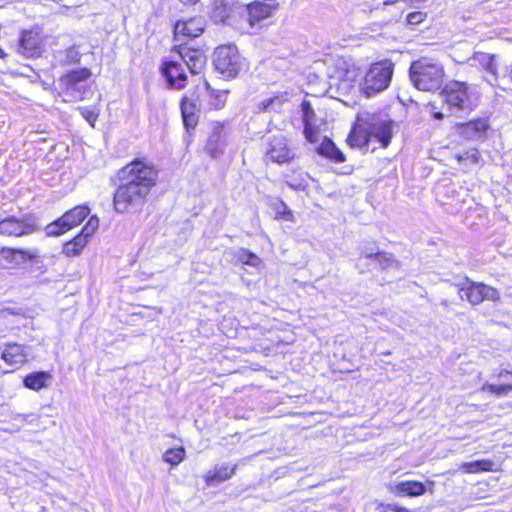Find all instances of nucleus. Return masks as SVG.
I'll list each match as a JSON object with an SVG mask.
<instances>
[{
  "instance_id": "1",
  "label": "nucleus",
  "mask_w": 512,
  "mask_h": 512,
  "mask_svg": "<svg viewBox=\"0 0 512 512\" xmlns=\"http://www.w3.org/2000/svg\"><path fill=\"white\" fill-rule=\"evenodd\" d=\"M117 177L119 185L113 195L114 210L117 213H135L145 204L156 184L158 172L153 165L135 159L121 168Z\"/></svg>"
},
{
  "instance_id": "2",
  "label": "nucleus",
  "mask_w": 512,
  "mask_h": 512,
  "mask_svg": "<svg viewBox=\"0 0 512 512\" xmlns=\"http://www.w3.org/2000/svg\"><path fill=\"white\" fill-rule=\"evenodd\" d=\"M180 60L165 59L160 65V73L165 79L169 89L182 90L187 86L188 75H198L206 65L207 58L200 49L180 46L178 50Z\"/></svg>"
},
{
  "instance_id": "3",
  "label": "nucleus",
  "mask_w": 512,
  "mask_h": 512,
  "mask_svg": "<svg viewBox=\"0 0 512 512\" xmlns=\"http://www.w3.org/2000/svg\"><path fill=\"white\" fill-rule=\"evenodd\" d=\"M442 110L434 111L432 116L442 120L445 116H461L476 107V96L466 82L450 81L440 91Z\"/></svg>"
},
{
  "instance_id": "4",
  "label": "nucleus",
  "mask_w": 512,
  "mask_h": 512,
  "mask_svg": "<svg viewBox=\"0 0 512 512\" xmlns=\"http://www.w3.org/2000/svg\"><path fill=\"white\" fill-rule=\"evenodd\" d=\"M443 67L427 58L413 61L409 68V78L413 86L420 91H434L443 83Z\"/></svg>"
},
{
  "instance_id": "5",
  "label": "nucleus",
  "mask_w": 512,
  "mask_h": 512,
  "mask_svg": "<svg viewBox=\"0 0 512 512\" xmlns=\"http://www.w3.org/2000/svg\"><path fill=\"white\" fill-rule=\"evenodd\" d=\"M393 72L394 65L391 61L385 60L372 64L360 84L362 93L367 98H371L386 90L390 85Z\"/></svg>"
},
{
  "instance_id": "6",
  "label": "nucleus",
  "mask_w": 512,
  "mask_h": 512,
  "mask_svg": "<svg viewBox=\"0 0 512 512\" xmlns=\"http://www.w3.org/2000/svg\"><path fill=\"white\" fill-rule=\"evenodd\" d=\"M213 65L224 78H234L244 66V59L234 44L219 46L213 54Z\"/></svg>"
},
{
  "instance_id": "7",
  "label": "nucleus",
  "mask_w": 512,
  "mask_h": 512,
  "mask_svg": "<svg viewBox=\"0 0 512 512\" xmlns=\"http://www.w3.org/2000/svg\"><path fill=\"white\" fill-rule=\"evenodd\" d=\"M90 76V69L78 68L69 71L60 78L63 94L69 97V101L84 100L92 93L89 86L85 83Z\"/></svg>"
},
{
  "instance_id": "8",
  "label": "nucleus",
  "mask_w": 512,
  "mask_h": 512,
  "mask_svg": "<svg viewBox=\"0 0 512 512\" xmlns=\"http://www.w3.org/2000/svg\"><path fill=\"white\" fill-rule=\"evenodd\" d=\"M463 284H458V295L462 301H467L471 305L476 306L483 301L497 302L500 300L499 291L483 282H476L470 280L468 277L464 278Z\"/></svg>"
},
{
  "instance_id": "9",
  "label": "nucleus",
  "mask_w": 512,
  "mask_h": 512,
  "mask_svg": "<svg viewBox=\"0 0 512 512\" xmlns=\"http://www.w3.org/2000/svg\"><path fill=\"white\" fill-rule=\"evenodd\" d=\"M89 213L90 209L87 205H79L70 209L45 227L46 235L57 237L64 234L82 223Z\"/></svg>"
},
{
  "instance_id": "10",
  "label": "nucleus",
  "mask_w": 512,
  "mask_h": 512,
  "mask_svg": "<svg viewBox=\"0 0 512 512\" xmlns=\"http://www.w3.org/2000/svg\"><path fill=\"white\" fill-rule=\"evenodd\" d=\"M229 140L230 132L227 123L211 122L204 150L210 157L217 159L225 153Z\"/></svg>"
},
{
  "instance_id": "11",
  "label": "nucleus",
  "mask_w": 512,
  "mask_h": 512,
  "mask_svg": "<svg viewBox=\"0 0 512 512\" xmlns=\"http://www.w3.org/2000/svg\"><path fill=\"white\" fill-rule=\"evenodd\" d=\"M39 229L37 218L33 214H24L21 218L8 216L0 220V234L5 236H25Z\"/></svg>"
},
{
  "instance_id": "12",
  "label": "nucleus",
  "mask_w": 512,
  "mask_h": 512,
  "mask_svg": "<svg viewBox=\"0 0 512 512\" xmlns=\"http://www.w3.org/2000/svg\"><path fill=\"white\" fill-rule=\"evenodd\" d=\"M276 0H267V2L254 1L245 5L243 17H245L251 29L258 28L260 23L270 17L277 9Z\"/></svg>"
},
{
  "instance_id": "13",
  "label": "nucleus",
  "mask_w": 512,
  "mask_h": 512,
  "mask_svg": "<svg viewBox=\"0 0 512 512\" xmlns=\"http://www.w3.org/2000/svg\"><path fill=\"white\" fill-rule=\"evenodd\" d=\"M365 127L371 139H375L383 148L391 143L393 137L394 121L391 119L371 118Z\"/></svg>"
},
{
  "instance_id": "14",
  "label": "nucleus",
  "mask_w": 512,
  "mask_h": 512,
  "mask_svg": "<svg viewBox=\"0 0 512 512\" xmlns=\"http://www.w3.org/2000/svg\"><path fill=\"white\" fill-rule=\"evenodd\" d=\"M268 145L266 157L274 163H287L295 157V154L288 147L287 141L282 135L273 136Z\"/></svg>"
},
{
  "instance_id": "15",
  "label": "nucleus",
  "mask_w": 512,
  "mask_h": 512,
  "mask_svg": "<svg viewBox=\"0 0 512 512\" xmlns=\"http://www.w3.org/2000/svg\"><path fill=\"white\" fill-rule=\"evenodd\" d=\"M488 128V120L485 118H478L457 124L459 134L467 140H484L486 138Z\"/></svg>"
},
{
  "instance_id": "16",
  "label": "nucleus",
  "mask_w": 512,
  "mask_h": 512,
  "mask_svg": "<svg viewBox=\"0 0 512 512\" xmlns=\"http://www.w3.org/2000/svg\"><path fill=\"white\" fill-rule=\"evenodd\" d=\"M18 52L26 57H38L41 53V39L34 30H23L18 40Z\"/></svg>"
},
{
  "instance_id": "17",
  "label": "nucleus",
  "mask_w": 512,
  "mask_h": 512,
  "mask_svg": "<svg viewBox=\"0 0 512 512\" xmlns=\"http://www.w3.org/2000/svg\"><path fill=\"white\" fill-rule=\"evenodd\" d=\"M205 29V20L203 17H193L188 20H178L174 25L176 36L195 38L200 36Z\"/></svg>"
},
{
  "instance_id": "18",
  "label": "nucleus",
  "mask_w": 512,
  "mask_h": 512,
  "mask_svg": "<svg viewBox=\"0 0 512 512\" xmlns=\"http://www.w3.org/2000/svg\"><path fill=\"white\" fill-rule=\"evenodd\" d=\"M180 111L184 128L188 133L196 128L199 121V109L194 100L184 95L180 101Z\"/></svg>"
},
{
  "instance_id": "19",
  "label": "nucleus",
  "mask_w": 512,
  "mask_h": 512,
  "mask_svg": "<svg viewBox=\"0 0 512 512\" xmlns=\"http://www.w3.org/2000/svg\"><path fill=\"white\" fill-rule=\"evenodd\" d=\"M390 491L398 497H418L424 495L427 488L423 482L404 480L391 485Z\"/></svg>"
},
{
  "instance_id": "20",
  "label": "nucleus",
  "mask_w": 512,
  "mask_h": 512,
  "mask_svg": "<svg viewBox=\"0 0 512 512\" xmlns=\"http://www.w3.org/2000/svg\"><path fill=\"white\" fill-rule=\"evenodd\" d=\"M237 470V465L230 466L227 463L216 465L212 470H209L204 479L209 487H216L219 484L230 479Z\"/></svg>"
},
{
  "instance_id": "21",
  "label": "nucleus",
  "mask_w": 512,
  "mask_h": 512,
  "mask_svg": "<svg viewBox=\"0 0 512 512\" xmlns=\"http://www.w3.org/2000/svg\"><path fill=\"white\" fill-rule=\"evenodd\" d=\"M53 380V376L48 371H34L27 374L23 378V385L25 388L40 391L41 389L48 388Z\"/></svg>"
},
{
  "instance_id": "22",
  "label": "nucleus",
  "mask_w": 512,
  "mask_h": 512,
  "mask_svg": "<svg viewBox=\"0 0 512 512\" xmlns=\"http://www.w3.org/2000/svg\"><path fill=\"white\" fill-rule=\"evenodd\" d=\"M366 259L368 260L369 267H371V272L387 269L398 270L400 268V262L395 259L392 253L383 252V254L375 255V257L370 253Z\"/></svg>"
},
{
  "instance_id": "23",
  "label": "nucleus",
  "mask_w": 512,
  "mask_h": 512,
  "mask_svg": "<svg viewBox=\"0 0 512 512\" xmlns=\"http://www.w3.org/2000/svg\"><path fill=\"white\" fill-rule=\"evenodd\" d=\"M1 358L8 365H20L27 361L25 346L17 343H7L2 351Z\"/></svg>"
},
{
  "instance_id": "24",
  "label": "nucleus",
  "mask_w": 512,
  "mask_h": 512,
  "mask_svg": "<svg viewBox=\"0 0 512 512\" xmlns=\"http://www.w3.org/2000/svg\"><path fill=\"white\" fill-rule=\"evenodd\" d=\"M0 257L11 265L19 266L33 259L35 254L24 249L4 247L0 250Z\"/></svg>"
},
{
  "instance_id": "25",
  "label": "nucleus",
  "mask_w": 512,
  "mask_h": 512,
  "mask_svg": "<svg viewBox=\"0 0 512 512\" xmlns=\"http://www.w3.org/2000/svg\"><path fill=\"white\" fill-rule=\"evenodd\" d=\"M317 153L335 163H343L346 160L344 153L328 137H324L316 149Z\"/></svg>"
},
{
  "instance_id": "26",
  "label": "nucleus",
  "mask_w": 512,
  "mask_h": 512,
  "mask_svg": "<svg viewBox=\"0 0 512 512\" xmlns=\"http://www.w3.org/2000/svg\"><path fill=\"white\" fill-rule=\"evenodd\" d=\"M205 93L208 97V109H221L224 107L227 99V91L225 90H214L211 88L209 83L205 80Z\"/></svg>"
},
{
  "instance_id": "27",
  "label": "nucleus",
  "mask_w": 512,
  "mask_h": 512,
  "mask_svg": "<svg viewBox=\"0 0 512 512\" xmlns=\"http://www.w3.org/2000/svg\"><path fill=\"white\" fill-rule=\"evenodd\" d=\"M287 101L286 94L274 95L268 97L257 104L258 112H276L279 113L283 104Z\"/></svg>"
},
{
  "instance_id": "28",
  "label": "nucleus",
  "mask_w": 512,
  "mask_h": 512,
  "mask_svg": "<svg viewBox=\"0 0 512 512\" xmlns=\"http://www.w3.org/2000/svg\"><path fill=\"white\" fill-rule=\"evenodd\" d=\"M470 61L472 62L471 65H475L476 63H478L487 72L496 77V62L495 56L493 54L475 52L473 56L470 58Z\"/></svg>"
},
{
  "instance_id": "29",
  "label": "nucleus",
  "mask_w": 512,
  "mask_h": 512,
  "mask_svg": "<svg viewBox=\"0 0 512 512\" xmlns=\"http://www.w3.org/2000/svg\"><path fill=\"white\" fill-rule=\"evenodd\" d=\"M231 12L232 8L229 3L224 0H217L214 3L211 18L216 23L226 22L230 18Z\"/></svg>"
},
{
  "instance_id": "30",
  "label": "nucleus",
  "mask_w": 512,
  "mask_h": 512,
  "mask_svg": "<svg viewBox=\"0 0 512 512\" xmlns=\"http://www.w3.org/2000/svg\"><path fill=\"white\" fill-rule=\"evenodd\" d=\"M87 244V240L83 235H77L72 240L66 242L63 246V253L66 256H78Z\"/></svg>"
},
{
  "instance_id": "31",
  "label": "nucleus",
  "mask_w": 512,
  "mask_h": 512,
  "mask_svg": "<svg viewBox=\"0 0 512 512\" xmlns=\"http://www.w3.org/2000/svg\"><path fill=\"white\" fill-rule=\"evenodd\" d=\"M351 147L368 148L371 138L368 134L366 127L356 131L352 130L347 138Z\"/></svg>"
},
{
  "instance_id": "32",
  "label": "nucleus",
  "mask_w": 512,
  "mask_h": 512,
  "mask_svg": "<svg viewBox=\"0 0 512 512\" xmlns=\"http://www.w3.org/2000/svg\"><path fill=\"white\" fill-rule=\"evenodd\" d=\"M494 466V462L487 459L482 460H475L471 462H464L461 465V468L466 473H479V472H486V471H492Z\"/></svg>"
},
{
  "instance_id": "33",
  "label": "nucleus",
  "mask_w": 512,
  "mask_h": 512,
  "mask_svg": "<svg viewBox=\"0 0 512 512\" xmlns=\"http://www.w3.org/2000/svg\"><path fill=\"white\" fill-rule=\"evenodd\" d=\"M186 452L183 447L170 448L163 454V461L171 466H177L185 458Z\"/></svg>"
},
{
  "instance_id": "34",
  "label": "nucleus",
  "mask_w": 512,
  "mask_h": 512,
  "mask_svg": "<svg viewBox=\"0 0 512 512\" xmlns=\"http://www.w3.org/2000/svg\"><path fill=\"white\" fill-rule=\"evenodd\" d=\"M272 208L275 211L276 219H281L285 221H293L294 216L292 214L291 209L287 206V204L278 199L272 203Z\"/></svg>"
},
{
  "instance_id": "35",
  "label": "nucleus",
  "mask_w": 512,
  "mask_h": 512,
  "mask_svg": "<svg viewBox=\"0 0 512 512\" xmlns=\"http://www.w3.org/2000/svg\"><path fill=\"white\" fill-rule=\"evenodd\" d=\"M483 391H487L498 397L506 396L512 391V382H503L501 384L486 383L482 387Z\"/></svg>"
},
{
  "instance_id": "36",
  "label": "nucleus",
  "mask_w": 512,
  "mask_h": 512,
  "mask_svg": "<svg viewBox=\"0 0 512 512\" xmlns=\"http://www.w3.org/2000/svg\"><path fill=\"white\" fill-rule=\"evenodd\" d=\"M236 257L241 263L252 267L258 266L261 262L260 258L255 253L245 248L239 249Z\"/></svg>"
},
{
  "instance_id": "37",
  "label": "nucleus",
  "mask_w": 512,
  "mask_h": 512,
  "mask_svg": "<svg viewBox=\"0 0 512 512\" xmlns=\"http://www.w3.org/2000/svg\"><path fill=\"white\" fill-rule=\"evenodd\" d=\"M77 110L80 112L81 116L92 126L94 127V123L96 122L99 112L98 109L94 106H84L78 107Z\"/></svg>"
},
{
  "instance_id": "38",
  "label": "nucleus",
  "mask_w": 512,
  "mask_h": 512,
  "mask_svg": "<svg viewBox=\"0 0 512 512\" xmlns=\"http://www.w3.org/2000/svg\"><path fill=\"white\" fill-rule=\"evenodd\" d=\"M303 125L315 122V112L309 101H303L301 104Z\"/></svg>"
},
{
  "instance_id": "39",
  "label": "nucleus",
  "mask_w": 512,
  "mask_h": 512,
  "mask_svg": "<svg viewBox=\"0 0 512 512\" xmlns=\"http://www.w3.org/2000/svg\"><path fill=\"white\" fill-rule=\"evenodd\" d=\"M304 126V135L307 141L310 143H315L318 141L319 137V128L316 123L306 124Z\"/></svg>"
},
{
  "instance_id": "40",
  "label": "nucleus",
  "mask_w": 512,
  "mask_h": 512,
  "mask_svg": "<svg viewBox=\"0 0 512 512\" xmlns=\"http://www.w3.org/2000/svg\"><path fill=\"white\" fill-rule=\"evenodd\" d=\"M358 249L359 255L364 257H368L370 253L373 254V256L375 257V255L383 254L384 252L380 251L375 245L371 244H362L358 247Z\"/></svg>"
},
{
  "instance_id": "41",
  "label": "nucleus",
  "mask_w": 512,
  "mask_h": 512,
  "mask_svg": "<svg viewBox=\"0 0 512 512\" xmlns=\"http://www.w3.org/2000/svg\"><path fill=\"white\" fill-rule=\"evenodd\" d=\"M479 151L477 149H471L468 151H465L458 155V160H469L471 163L475 164L479 161Z\"/></svg>"
},
{
  "instance_id": "42",
  "label": "nucleus",
  "mask_w": 512,
  "mask_h": 512,
  "mask_svg": "<svg viewBox=\"0 0 512 512\" xmlns=\"http://www.w3.org/2000/svg\"><path fill=\"white\" fill-rule=\"evenodd\" d=\"M426 18V14L421 11L411 12L407 15V23L409 25H418Z\"/></svg>"
},
{
  "instance_id": "43",
  "label": "nucleus",
  "mask_w": 512,
  "mask_h": 512,
  "mask_svg": "<svg viewBox=\"0 0 512 512\" xmlns=\"http://www.w3.org/2000/svg\"><path fill=\"white\" fill-rule=\"evenodd\" d=\"M66 60L69 63H79L81 60V53L75 46H71L66 50Z\"/></svg>"
},
{
  "instance_id": "44",
  "label": "nucleus",
  "mask_w": 512,
  "mask_h": 512,
  "mask_svg": "<svg viewBox=\"0 0 512 512\" xmlns=\"http://www.w3.org/2000/svg\"><path fill=\"white\" fill-rule=\"evenodd\" d=\"M287 186L294 190H304L307 186V183L304 178L294 177L286 180Z\"/></svg>"
},
{
  "instance_id": "45",
  "label": "nucleus",
  "mask_w": 512,
  "mask_h": 512,
  "mask_svg": "<svg viewBox=\"0 0 512 512\" xmlns=\"http://www.w3.org/2000/svg\"><path fill=\"white\" fill-rule=\"evenodd\" d=\"M356 268L360 273L371 272V267H369L368 260L364 256L359 255L356 262Z\"/></svg>"
},
{
  "instance_id": "46",
  "label": "nucleus",
  "mask_w": 512,
  "mask_h": 512,
  "mask_svg": "<svg viewBox=\"0 0 512 512\" xmlns=\"http://www.w3.org/2000/svg\"><path fill=\"white\" fill-rule=\"evenodd\" d=\"M498 377L503 382H512V372L508 370H501Z\"/></svg>"
},
{
  "instance_id": "47",
  "label": "nucleus",
  "mask_w": 512,
  "mask_h": 512,
  "mask_svg": "<svg viewBox=\"0 0 512 512\" xmlns=\"http://www.w3.org/2000/svg\"><path fill=\"white\" fill-rule=\"evenodd\" d=\"M95 230H93V227L91 228L89 224H86L79 235H83L85 236V238L87 239L90 235H92L94 233Z\"/></svg>"
},
{
  "instance_id": "48",
  "label": "nucleus",
  "mask_w": 512,
  "mask_h": 512,
  "mask_svg": "<svg viewBox=\"0 0 512 512\" xmlns=\"http://www.w3.org/2000/svg\"><path fill=\"white\" fill-rule=\"evenodd\" d=\"M401 507L394 504H387L384 506V512H398Z\"/></svg>"
},
{
  "instance_id": "49",
  "label": "nucleus",
  "mask_w": 512,
  "mask_h": 512,
  "mask_svg": "<svg viewBox=\"0 0 512 512\" xmlns=\"http://www.w3.org/2000/svg\"><path fill=\"white\" fill-rule=\"evenodd\" d=\"M87 224H89L91 228L93 227V230H96L99 224V220L97 217L93 216L89 219Z\"/></svg>"
},
{
  "instance_id": "50",
  "label": "nucleus",
  "mask_w": 512,
  "mask_h": 512,
  "mask_svg": "<svg viewBox=\"0 0 512 512\" xmlns=\"http://www.w3.org/2000/svg\"><path fill=\"white\" fill-rule=\"evenodd\" d=\"M179 1L185 5H192V4H195L196 2H198L199 0H179Z\"/></svg>"
},
{
  "instance_id": "51",
  "label": "nucleus",
  "mask_w": 512,
  "mask_h": 512,
  "mask_svg": "<svg viewBox=\"0 0 512 512\" xmlns=\"http://www.w3.org/2000/svg\"><path fill=\"white\" fill-rule=\"evenodd\" d=\"M397 1H398V0H383V4H384L385 6H387V5H392V4L396 3Z\"/></svg>"
},
{
  "instance_id": "52",
  "label": "nucleus",
  "mask_w": 512,
  "mask_h": 512,
  "mask_svg": "<svg viewBox=\"0 0 512 512\" xmlns=\"http://www.w3.org/2000/svg\"><path fill=\"white\" fill-rule=\"evenodd\" d=\"M7 54L0 48V58H5Z\"/></svg>"
},
{
  "instance_id": "53",
  "label": "nucleus",
  "mask_w": 512,
  "mask_h": 512,
  "mask_svg": "<svg viewBox=\"0 0 512 512\" xmlns=\"http://www.w3.org/2000/svg\"><path fill=\"white\" fill-rule=\"evenodd\" d=\"M18 417L22 418V420H27V418L29 417V415L21 414V415H19Z\"/></svg>"
},
{
  "instance_id": "54",
  "label": "nucleus",
  "mask_w": 512,
  "mask_h": 512,
  "mask_svg": "<svg viewBox=\"0 0 512 512\" xmlns=\"http://www.w3.org/2000/svg\"><path fill=\"white\" fill-rule=\"evenodd\" d=\"M398 512H409L406 508L401 507Z\"/></svg>"
},
{
  "instance_id": "55",
  "label": "nucleus",
  "mask_w": 512,
  "mask_h": 512,
  "mask_svg": "<svg viewBox=\"0 0 512 512\" xmlns=\"http://www.w3.org/2000/svg\"><path fill=\"white\" fill-rule=\"evenodd\" d=\"M300 512H316V511H307V510H306V511H300Z\"/></svg>"
}]
</instances>
